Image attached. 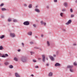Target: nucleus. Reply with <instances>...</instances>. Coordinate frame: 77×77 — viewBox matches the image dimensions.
Masks as SVG:
<instances>
[{
  "label": "nucleus",
  "mask_w": 77,
  "mask_h": 77,
  "mask_svg": "<svg viewBox=\"0 0 77 77\" xmlns=\"http://www.w3.org/2000/svg\"><path fill=\"white\" fill-rule=\"evenodd\" d=\"M17 51L19 52H20V51H21V50H20V49H18V50H17Z\"/></svg>",
  "instance_id": "nucleus-46"
},
{
  "label": "nucleus",
  "mask_w": 77,
  "mask_h": 77,
  "mask_svg": "<svg viewBox=\"0 0 77 77\" xmlns=\"http://www.w3.org/2000/svg\"><path fill=\"white\" fill-rule=\"evenodd\" d=\"M4 6V4L3 3L1 4L0 5L1 7H2V6Z\"/></svg>",
  "instance_id": "nucleus-24"
},
{
  "label": "nucleus",
  "mask_w": 77,
  "mask_h": 77,
  "mask_svg": "<svg viewBox=\"0 0 77 77\" xmlns=\"http://www.w3.org/2000/svg\"><path fill=\"white\" fill-rule=\"evenodd\" d=\"M5 57L6 56V57H8V54H5Z\"/></svg>",
  "instance_id": "nucleus-34"
},
{
  "label": "nucleus",
  "mask_w": 77,
  "mask_h": 77,
  "mask_svg": "<svg viewBox=\"0 0 77 77\" xmlns=\"http://www.w3.org/2000/svg\"><path fill=\"white\" fill-rule=\"evenodd\" d=\"M75 2H76V3H77V0H76L75 1Z\"/></svg>",
  "instance_id": "nucleus-57"
},
{
  "label": "nucleus",
  "mask_w": 77,
  "mask_h": 77,
  "mask_svg": "<svg viewBox=\"0 0 77 77\" xmlns=\"http://www.w3.org/2000/svg\"><path fill=\"white\" fill-rule=\"evenodd\" d=\"M73 65H74L75 66H77V62L75 61V62L74 63H73Z\"/></svg>",
  "instance_id": "nucleus-13"
},
{
  "label": "nucleus",
  "mask_w": 77,
  "mask_h": 77,
  "mask_svg": "<svg viewBox=\"0 0 77 77\" xmlns=\"http://www.w3.org/2000/svg\"><path fill=\"white\" fill-rule=\"evenodd\" d=\"M22 45H23V46L24 47V43H22Z\"/></svg>",
  "instance_id": "nucleus-43"
},
{
  "label": "nucleus",
  "mask_w": 77,
  "mask_h": 77,
  "mask_svg": "<svg viewBox=\"0 0 77 77\" xmlns=\"http://www.w3.org/2000/svg\"><path fill=\"white\" fill-rule=\"evenodd\" d=\"M46 59L47 60H48V58H46Z\"/></svg>",
  "instance_id": "nucleus-56"
},
{
  "label": "nucleus",
  "mask_w": 77,
  "mask_h": 77,
  "mask_svg": "<svg viewBox=\"0 0 77 77\" xmlns=\"http://www.w3.org/2000/svg\"><path fill=\"white\" fill-rule=\"evenodd\" d=\"M43 35L42 34V35H41V36H42V37H43Z\"/></svg>",
  "instance_id": "nucleus-55"
},
{
  "label": "nucleus",
  "mask_w": 77,
  "mask_h": 77,
  "mask_svg": "<svg viewBox=\"0 0 77 77\" xmlns=\"http://www.w3.org/2000/svg\"><path fill=\"white\" fill-rule=\"evenodd\" d=\"M74 17V14H72L71 15V18H73Z\"/></svg>",
  "instance_id": "nucleus-23"
},
{
  "label": "nucleus",
  "mask_w": 77,
  "mask_h": 77,
  "mask_svg": "<svg viewBox=\"0 0 77 77\" xmlns=\"http://www.w3.org/2000/svg\"><path fill=\"white\" fill-rule=\"evenodd\" d=\"M64 6H65V7L68 6V3H67V2H65L64 4Z\"/></svg>",
  "instance_id": "nucleus-11"
},
{
  "label": "nucleus",
  "mask_w": 77,
  "mask_h": 77,
  "mask_svg": "<svg viewBox=\"0 0 77 77\" xmlns=\"http://www.w3.org/2000/svg\"><path fill=\"white\" fill-rule=\"evenodd\" d=\"M63 30L64 32H65V31H66V30H65V29H63Z\"/></svg>",
  "instance_id": "nucleus-40"
},
{
  "label": "nucleus",
  "mask_w": 77,
  "mask_h": 77,
  "mask_svg": "<svg viewBox=\"0 0 77 77\" xmlns=\"http://www.w3.org/2000/svg\"><path fill=\"white\" fill-rule=\"evenodd\" d=\"M1 64H0V65Z\"/></svg>",
  "instance_id": "nucleus-60"
},
{
  "label": "nucleus",
  "mask_w": 77,
  "mask_h": 77,
  "mask_svg": "<svg viewBox=\"0 0 77 77\" xmlns=\"http://www.w3.org/2000/svg\"><path fill=\"white\" fill-rule=\"evenodd\" d=\"M24 6H25V7H26V6H27V4H24Z\"/></svg>",
  "instance_id": "nucleus-41"
},
{
  "label": "nucleus",
  "mask_w": 77,
  "mask_h": 77,
  "mask_svg": "<svg viewBox=\"0 0 77 77\" xmlns=\"http://www.w3.org/2000/svg\"><path fill=\"white\" fill-rule=\"evenodd\" d=\"M58 53H59V51H57L56 52L57 54H58Z\"/></svg>",
  "instance_id": "nucleus-44"
},
{
  "label": "nucleus",
  "mask_w": 77,
  "mask_h": 77,
  "mask_svg": "<svg viewBox=\"0 0 77 77\" xmlns=\"http://www.w3.org/2000/svg\"><path fill=\"white\" fill-rule=\"evenodd\" d=\"M38 7V5H37V6H36L35 7V8H37Z\"/></svg>",
  "instance_id": "nucleus-51"
},
{
  "label": "nucleus",
  "mask_w": 77,
  "mask_h": 77,
  "mask_svg": "<svg viewBox=\"0 0 77 77\" xmlns=\"http://www.w3.org/2000/svg\"><path fill=\"white\" fill-rule=\"evenodd\" d=\"M0 55H2V54H1V53H0Z\"/></svg>",
  "instance_id": "nucleus-59"
},
{
  "label": "nucleus",
  "mask_w": 77,
  "mask_h": 77,
  "mask_svg": "<svg viewBox=\"0 0 77 77\" xmlns=\"http://www.w3.org/2000/svg\"><path fill=\"white\" fill-rule=\"evenodd\" d=\"M3 48L2 46H0V50H3Z\"/></svg>",
  "instance_id": "nucleus-17"
},
{
  "label": "nucleus",
  "mask_w": 77,
  "mask_h": 77,
  "mask_svg": "<svg viewBox=\"0 0 77 77\" xmlns=\"http://www.w3.org/2000/svg\"><path fill=\"white\" fill-rule=\"evenodd\" d=\"M32 32H28V35H32Z\"/></svg>",
  "instance_id": "nucleus-18"
},
{
  "label": "nucleus",
  "mask_w": 77,
  "mask_h": 77,
  "mask_svg": "<svg viewBox=\"0 0 77 77\" xmlns=\"http://www.w3.org/2000/svg\"><path fill=\"white\" fill-rule=\"evenodd\" d=\"M73 45H76V44H73Z\"/></svg>",
  "instance_id": "nucleus-54"
},
{
  "label": "nucleus",
  "mask_w": 77,
  "mask_h": 77,
  "mask_svg": "<svg viewBox=\"0 0 77 77\" xmlns=\"http://www.w3.org/2000/svg\"><path fill=\"white\" fill-rule=\"evenodd\" d=\"M35 68H39V66H36L35 67Z\"/></svg>",
  "instance_id": "nucleus-39"
},
{
  "label": "nucleus",
  "mask_w": 77,
  "mask_h": 77,
  "mask_svg": "<svg viewBox=\"0 0 77 77\" xmlns=\"http://www.w3.org/2000/svg\"><path fill=\"white\" fill-rule=\"evenodd\" d=\"M14 60H15V61H18V59L16 57H15L14 58Z\"/></svg>",
  "instance_id": "nucleus-20"
},
{
  "label": "nucleus",
  "mask_w": 77,
  "mask_h": 77,
  "mask_svg": "<svg viewBox=\"0 0 77 77\" xmlns=\"http://www.w3.org/2000/svg\"><path fill=\"white\" fill-rule=\"evenodd\" d=\"M11 21V19H8V22H10V21Z\"/></svg>",
  "instance_id": "nucleus-31"
},
{
  "label": "nucleus",
  "mask_w": 77,
  "mask_h": 77,
  "mask_svg": "<svg viewBox=\"0 0 77 77\" xmlns=\"http://www.w3.org/2000/svg\"><path fill=\"white\" fill-rule=\"evenodd\" d=\"M35 38H37V36H35Z\"/></svg>",
  "instance_id": "nucleus-58"
},
{
  "label": "nucleus",
  "mask_w": 77,
  "mask_h": 77,
  "mask_svg": "<svg viewBox=\"0 0 77 77\" xmlns=\"http://www.w3.org/2000/svg\"><path fill=\"white\" fill-rule=\"evenodd\" d=\"M53 56L54 57H56V54H54V55H53Z\"/></svg>",
  "instance_id": "nucleus-42"
},
{
  "label": "nucleus",
  "mask_w": 77,
  "mask_h": 77,
  "mask_svg": "<svg viewBox=\"0 0 77 77\" xmlns=\"http://www.w3.org/2000/svg\"><path fill=\"white\" fill-rule=\"evenodd\" d=\"M33 26L34 27H36V25L35 24H33Z\"/></svg>",
  "instance_id": "nucleus-25"
},
{
  "label": "nucleus",
  "mask_w": 77,
  "mask_h": 77,
  "mask_svg": "<svg viewBox=\"0 0 77 77\" xmlns=\"http://www.w3.org/2000/svg\"><path fill=\"white\" fill-rule=\"evenodd\" d=\"M49 57L50 58L51 60H52V61H54V58L53 57L51 56V55H49Z\"/></svg>",
  "instance_id": "nucleus-4"
},
{
  "label": "nucleus",
  "mask_w": 77,
  "mask_h": 77,
  "mask_svg": "<svg viewBox=\"0 0 77 77\" xmlns=\"http://www.w3.org/2000/svg\"><path fill=\"white\" fill-rule=\"evenodd\" d=\"M52 75H53V73H52V72H50L49 74V76H52Z\"/></svg>",
  "instance_id": "nucleus-14"
},
{
  "label": "nucleus",
  "mask_w": 77,
  "mask_h": 77,
  "mask_svg": "<svg viewBox=\"0 0 77 77\" xmlns=\"http://www.w3.org/2000/svg\"><path fill=\"white\" fill-rule=\"evenodd\" d=\"M47 44H48V46H50V42H49L48 41H47Z\"/></svg>",
  "instance_id": "nucleus-16"
},
{
  "label": "nucleus",
  "mask_w": 77,
  "mask_h": 77,
  "mask_svg": "<svg viewBox=\"0 0 77 77\" xmlns=\"http://www.w3.org/2000/svg\"><path fill=\"white\" fill-rule=\"evenodd\" d=\"M62 11H65V9H63V10H62Z\"/></svg>",
  "instance_id": "nucleus-47"
},
{
  "label": "nucleus",
  "mask_w": 77,
  "mask_h": 77,
  "mask_svg": "<svg viewBox=\"0 0 77 77\" xmlns=\"http://www.w3.org/2000/svg\"><path fill=\"white\" fill-rule=\"evenodd\" d=\"M55 66H60V64L58 63H55Z\"/></svg>",
  "instance_id": "nucleus-8"
},
{
  "label": "nucleus",
  "mask_w": 77,
  "mask_h": 77,
  "mask_svg": "<svg viewBox=\"0 0 77 77\" xmlns=\"http://www.w3.org/2000/svg\"><path fill=\"white\" fill-rule=\"evenodd\" d=\"M30 44H33V43H34V42H30Z\"/></svg>",
  "instance_id": "nucleus-37"
},
{
  "label": "nucleus",
  "mask_w": 77,
  "mask_h": 77,
  "mask_svg": "<svg viewBox=\"0 0 77 77\" xmlns=\"http://www.w3.org/2000/svg\"><path fill=\"white\" fill-rule=\"evenodd\" d=\"M71 12H73V11H72V9H71L70 10Z\"/></svg>",
  "instance_id": "nucleus-35"
},
{
  "label": "nucleus",
  "mask_w": 77,
  "mask_h": 77,
  "mask_svg": "<svg viewBox=\"0 0 77 77\" xmlns=\"http://www.w3.org/2000/svg\"><path fill=\"white\" fill-rule=\"evenodd\" d=\"M31 76H32V77H33L34 76V75L33 74H32L31 75Z\"/></svg>",
  "instance_id": "nucleus-50"
},
{
  "label": "nucleus",
  "mask_w": 77,
  "mask_h": 77,
  "mask_svg": "<svg viewBox=\"0 0 77 77\" xmlns=\"http://www.w3.org/2000/svg\"><path fill=\"white\" fill-rule=\"evenodd\" d=\"M54 2H57V0H54Z\"/></svg>",
  "instance_id": "nucleus-38"
},
{
  "label": "nucleus",
  "mask_w": 77,
  "mask_h": 77,
  "mask_svg": "<svg viewBox=\"0 0 77 77\" xmlns=\"http://www.w3.org/2000/svg\"><path fill=\"white\" fill-rule=\"evenodd\" d=\"M1 17H2V18H5V16H4L2 15L1 16Z\"/></svg>",
  "instance_id": "nucleus-36"
},
{
  "label": "nucleus",
  "mask_w": 77,
  "mask_h": 77,
  "mask_svg": "<svg viewBox=\"0 0 77 77\" xmlns=\"http://www.w3.org/2000/svg\"><path fill=\"white\" fill-rule=\"evenodd\" d=\"M9 68H13V66H12V65H10L9 66Z\"/></svg>",
  "instance_id": "nucleus-19"
},
{
  "label": "nucleus",
  "mask_w": 77,
  "mask_h": 77,
  "mask_svg": "<svg viewBox=\"0 0 77 77\" xmlns=\"http://www.w3.org/2000/svg\"><path fill=\"white\" fill-rule=\"evenodd\" d=\"M35 48H36V49H39V48H38V47H35Z\"/></svg>",
  "instance_id": "nucleus-45"
},
{
  "label": "nucleus",
  "mask_w": 77,
  "mask_h": 77,
  "mask_svg": "<svg viewBox=\"0 0 77 77\" xmlns=\"http://www.w3.org/2000/svg\"><path fill=\"white\" fill-rule=\"evenodd\" d=\"M5 38V35H3L2 36H1L0 37V38L1 39H3V38Z\"/></svg>",
  "instance_id": "nucleus-15"
},
{
  "label": "nucleus",
  "mask_w": 77,
  "mask_h": 77,
  "mask_svg": "<svg viewBox=\"0 0 77 77\" xmlns=\"http://www.w3.org/2000/svg\"><path fill=\"white\" fill-rule=\"evenodd\" d=\"M30 53L31 55H32V54H34V52L32 51L30 52Z\"/></svg>",
  "instance_id": "nucleus-29"
},
{
  "label": "nucleus",
  "mask_w": 77,
  "mask_h": 77,
  "mask_svg": "<svg viewBox=\"0 0 77 77\" xmlns=\"http://www.w3.org/2000/svg\"><path fill=\"white\" fill-rule=\"evenodd\" d=\"M70 72H73V70L71 69H70Z\"/></svg>",
  "instance_id": "nucleus-33"
},
{
  "label": "nucleus",
  "mask_w": 77,
  "mask_h": 77,
  "mask_svg": "<svg viewBox=\"0 0 77 77\" xmlns=\"http://www.w3.org/2000/svg\"><path fill=\"white\" fill-rule=\"evenodd\" d=\"M49 65V64H46V66H48Z\"/></svg>",
  "instance_id": "nucleus-53"
},
{
  "label": "nucleus",
  "mask_w": 77,
  "mask_h": 77,
  "mask_svg": "<svg viewBox=\"0 0 77 77\" xmlns=\"http://www.w3.org/2000/svg\"><path fill=\"white\" fill-rule=\"evenodd\" d=\"M60 15L61 17H63V13H61L60 14Z\"/></svg>",
  "instance_id": "nucleus-27"
},
{
  "label": "nucleus",
  "mask_w": 77,
  "mask_h": 77,
  "mask_svg": "<svg viewBox=\"0 0 77 77\" xmlns=\"http://www.w3.org/2000/svg\"><path fill=\"white\" fill-rule=\"evenodd\" d=\"M41 58H38V60H40V59H41Z\"/></svg>",
  "instance_id": "nucleus-52"
},
{
  "label": "nucleus",
  "mask_w": 77,
  "mask_h": 77,
  "mask_svg": "<svg viewBox=\"0 0 77 77\" xmlns=\"http://www.w3.org/2000/svg\"><path fill=\"white\" fill-rule=\"evenodd\" d=\"M20 60L21 61L23 62V63H24V62H27V57L25 56H22L21 59Z\"/></svg>",
  "instance_id": "nucleus-1"
},
{
  "label": "nucleus",
  "mask_w": 77,
  "mask_h": 77,
  "mask_svg": "<svg viewBox=\"0 0 77 77\" xmlns=\"http://www.w3.org/2000/svg\"><path fill=\"white\" fill-rule=\"evenodd\" d=\"M24 25H25V26H28L30 24V23L29 21H26L24 22L23 23Z\"/></svg>",
  "instance_id": "nucleus-2"
},
{
  "label": "nucleus",
  "mask_w": 77,
  "mask_h": 77,
  "mask_svg": "<svg viewBox=\"0 0 77 77\" xmlns=\"http://www.w3.org/2000/svg\"><path fill=\"white\" fill-rule=\"evenodd\" d=\"M15 75L16 77H20V75H19V74L17 73H15Z\"/></svg>",
  "instance_id": "nucleus-10"
},
{
  "label": "nucleus",
  "mask_w": 77,
  "mask_h": 77,
  "mask_svg": "<svg viewBox=\"0 0 77 77\" xmlns=\"http://www.w3.org/2000/svg\"><path fill=\"white\" fill-rule=\"evenodd\" d=\"M41 23L42 25H43V24H44V22H43V21H41Z\"/></svg>",
  "instance_id": "nucleus-22"
},
{
  "label": "nucleus",
  "mask_w": 77,
  "mask_h": 77,
  "mask_svg": "<svg viewBox=\"0 0 77 77\" xmlns=\"http://www.w3.org/2000/svg\"><path fill=\"white\" fill-rule=\"evenodd\" d=\"M32 4L29 5V8H32Z\"/></svg>",
  "instance_id": "nucleus-21"
},
{
  "label": "nucleus",
  "mask_w": 77,
  "mask_h": 77,
  "mask_svg": "<svg viewBox=\"0 0 77 77\" xmlns=\"http://www.w3.org/2000/svg\"><path fill=\"white\" fill-rule=\"evenodd\" d=\"M35 12H40V11L38 9V8H35Z\"/></svg>",
  "instance_id": "nucleus-9"
},
{
  "label": "nucleus",
  "mask_w": 77,
  "mask_h": 77,
  "mask_svg": "<svg viewBox=\"0 0 77 77\" xmlns=\"http://www.w3.org/2000/svg\"><path fill=\"white\" fill-rule=\"evenodd\" d=\"M1 9L2 11H6V8H2Z\"/></svg>",
  "instance_id": "nucleus-12"
},
{
  "label": "nucleus",
  "mask_w": 77,
  "mask_h": 77,
  "mask_svg": "<svg viewBox=\"0 0 77 77\" xmlns=\"http://www.w3.org/2000/svg\"><path fill=\"white\" fill-rule=\"evenodd\" d=\"M1 57H6V56H5V55H3Z\"/></svg>",
  "instance_id": "nucleus-26"
},
{
  "label": "nucleus",
  "mask_w": 77,
  "mask_h": 77,
  "mask_svg": "<svg viewBox=\"0 0 77 77\" xmlns=\"http://www.w3.org/2000/svg\"><path fill=\"white\" fill-rule=\"evenodd\" d=\"M10 35L12 37V38L15 37V34L14 33H10Z\"/></svg>",
  "instance_id": "nucleus-6"
},
{
  "label": "nucleus",
  "mask_w": 77,
  "mask_h": 77,
  "mask_svg": "<svg viewBox=\"0 0 77 77\" xmlns=\"http://www.w3.org/2000/svg\"><path fill=\"white\" fill-rule=\"evenodd\" d=\"M4 63H5V65H8V63L7 62H6Z\"/></svg>",
  "instance_id": "nucleus-28"
},
{
  "label": "nucleus",
  "mask_w": 77,
  "mask_h": 77,
  "mask_svg": "<svg viewBox=\"0 0 77 77\" xmlns=\"http://www.w3.org/2000/svg\"><path fill=\"white\" fill-rule=\"evenodd\" d=\"M72 68H73V66L68 65L67 67V68H70V69H71Z\"/></svg>",
  "instance_id": "nucleus-7"
},
{
  "label": "nucleus",
  "mask_w": 77,
  "mask_h": 77,
  "mask_svg": "<svg viewBox=\"0 0 77 77\" xmlns=\"http://www.w3.org/2000/svg\"><path fill=\"white\" fill-rule=\"evenodd\" d=\"M47 9H49V7L48 6H47Z\"/></svg>",
  "instance_id": "nucleus-49"
},
{
  "label": "nucleus",
  "mask_w": 77,
  "mask_h": 77,
  "mask_svg": "<svg viewBox=\"0 0 77 77\" xmlns=\"http://www.w3.org/2000/svg\"><path fill=\"white\" fill-rule=\"evenodd\" d=\"M71 22H72V20H68V22L66 23V25H68V24H70Z\"/></svg>",
  "instance_id": "nucleus-5"
},
{
  "label": "nucleus",
  "mask_w": 77,
  "mask_h": 77,
  "mask_svg": "<svg viewBox=\"0 0 77 77\" xmlns=\"http://www.w3.org/2000/svg\"><path fill=\"white\" fill-rule=\"evenodd\" d=\"M33 62H36V60H33Z\"/></svg>",
  "instance_id": "nucleus-32"
},
{
  "label": "nucleus",
  "mask_w": 77,
  "mask_h": 77,
  "mask_svg": "<svg viewBox=\"0 0 77 77\" xmlns=\"http://www.w3.org/2000/svg\"><path fill=\"white\" fill-rule=\"evenodd\" d=\"M42 60L43 62H45V55H42Z\"/></svg>",
  "instance_id": "nucleus-3"
},
{
  "label": "nucleus",
  "mask_w": 77,
  "mask_h": 77,
  "mask_svg": "<svg viewBox=\"0 0 77 77\" xmlns=\"http://www.w3.org/2000/svg\"><path fill=\"white\" fill-rule=\"evenodd\" d=\"M43 24H44V26H45L46 25V23H44Z\"/></svg>",
  "instance_id": "nucleus-48"
},
{
  "label": "nucleus",
  "mask_w": 77,
  "mask_h": 77,
  "mask_svg": "<svg viewBox=\"0 0 77 77\" xmlns=\"http://www.w3.org/2000/svg\"><path fill=\"white\" fill-rule=\"evenodd\" d=\"M13 21L14 22H17V20L14 19L13 20Z\"/></svg>",
  "instance_id": "nucleus-30"
}]
</instances>
